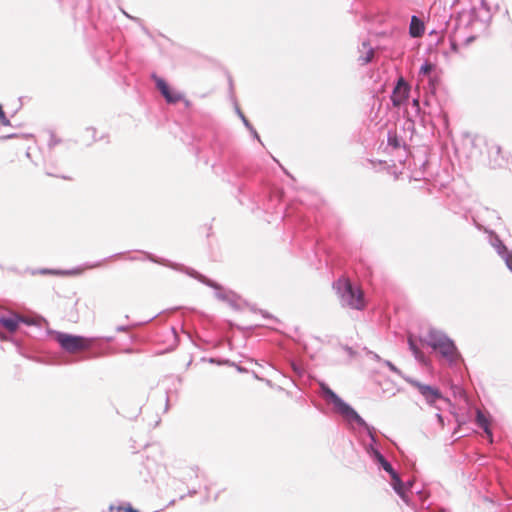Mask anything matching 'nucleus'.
<instances>
[{
    "label": "nucleus",
    "instance_id": "obj_14",
    "mask_svg": "<svg viewBox=\"0 0 512 512\" xmlns=\"http://www.w3.org/2000/svg\"><path fill=\"white\" fill-rule=\"evenodd\" d=\"M0 123L4 126H10V120L6 117L5 112L0 105Z\"/></svg>",
    "mask_w": 512,
    "mask_h": 512
},
{
    "label": "nucleus",
    "instance_id": "obj_17",
    "mask_svg": "<svg viewBox=\"0 0 512 512\" xmlns=\"http://www.w3.org/2000/svg\"><path fill=\"white\" fill-rule=\"evenodd\" d=\"M118 510H123L124 512H138L137 510H135L133 507L131 506H128V507H119Z\"/></svg>",
    "mask_w": 512,
    "mask_h": 512
},
{
    "label": "nucleus",
    "instance_id": "obj_5",
    "mask_svg": "<svg viewBox=\"0 0 512 512\" xmlns=\"http://www.w3.org/2000/svg\"><path fill=\"white\" fill-rule=\"evenodd\" d=\"M409 92L410 86L403 79V77H400L391 95V101L393 105L399 107L402 104H404L405 101L408 99Z\"/></svg>",
    "mask_w": 512,
    "mask_h": 512
},
{
    "label": "nucleus",
    "instance_id": "obj_15",
    "mask_svg": "<svg viewBox=\"0 0 512 512\" xmlns=\"http://www.w3.org/2000/svg\"><path fill=\"white\" fill-rule=\"evenodd\" d=\"M393 486L398 494H400V495L403 494V483L402 482H401V484H399V483H397V481L393 480Z\"/></svg>",
    "mask_w": 512,
    "mask_h": 512
},
{
    "label": "nucleus",
    "instance_id": "obj_3",
    "mask_svg": "<svg viewBox=\"0 0 512 512\" xmlns=\"http://www.w3.org/2000/svg\"><path fill=\"white\" fill-rule=\"evenodd\" d=\"M55 339L63 350L71 354L86 351L93 345L92 339L68 333L59 332L56 334Z\"/></svg>",
    "mask_w": 512,
    "mask_h": 512
},
{
    "label": "nucleus",
    "instance_id": "obj_19",
    "mask_svg": "<svg viewBox=\"0 0 512 512\" xmlns=\"http://www.w3.org/2000/svg\"><path fill=\"white\" fill-rule=\"evenodd\" d=\"M413 105L416 106V107H419V100L418 99H415L413 101Z\"/></svg>",
    "mask_w": 512,
    "mask_h": 512
},
{
    "label": "nucleus",
    "instance_id": "obj_9",
    "mask_svg": "<svg viewBox=\"0 0 512 512\" xmlns=\"http://www.w3.org/2000/svg\"><path fill=\"white\" fill-rule=\"evenodd\" d=\"M376 458H377L378 462L381 464V466L383 467V469L391 475L392 480H395V481H397V483L401 484V480H400L399 476L394 471L391 464L383 457V455L380 454L379 452H377Z\"/></svg>",
    "mask_w": 512,
    "mask_h": 512
},
{
    "label": "nucleus",
    "instance_id": "obj_6",
    "mask_svg": "<svg viewBox=\"0 0 512 512\" xmlns=\"http://www.w3.org/2000/svg\"><path fill=\"white\" fill-rule=\"evenodd\" d=\"M155 83L168 103L175 104L182 100V95L176 91L171 90L168 84L162 78L156 77Z\"/></svg>",
    "mask_w": 512,
    "mask_h": 512
},
{
    "label": "nucleus",
    "instance_id": "obj_11",
    "mask_svg": "<svg viewBox=\"0 0 512 512\" xmlns=\"http://www.w3.org/2000/svg\"><path fill=\"white\" fill-rule=\"evenodd\" d=\"M0 323L10 332H14L18 328L19 320L15 317L1 318Z\"/></svg>",
    "mask_w": 512,
    "mask_h": 512
},
{
    "label": "nucleus",
    "instance_id": "obj_10",
    "mask_svg": "<svg viewBox=\"0 0 512 512\" xmlns=\"http://www.w3.org/2000/svg\"><path fill=\"white\" fill-rule=\"evenodd\" d=\"M423 33V23L416 16H413L410 23V35L412 37H420Z\"/></svg>",
    "mask_w": 512,
    "mask_h": 512
},
{
    "label": "nucleus",
    "instance_id": "obj_18",
    "mask_svg": "<svg viewBox=\"0 0 512 512\" xmlns=\"http://www.w3.org/2000/svg\"><path fill=\"white\" fill-rule=\"evenodd\" d=\"M476 40V36H469L468 38H466L464 44L465 45H470L472 42H474Z\"/></svg>",
    "mask_w": 512,
    "mask_h": 512
},
{
    "label": "nucleus",
    "instance_id": "obj_2",
    "mask_svg": "<svg viewBox=\"0 0 512 512\" xmlns=\"http://www.w3.org/2000/svg\"><path fill=\"white\" fill-rule=\"evenodd\" d=\"M425 342L431 348L438 351L442 357H444L449 362H455L459 357L457 348L453 341L438 331L431 330Z\"/></svg>",
    "mask_w": 512,
    "mask_h": 512
},
{
    "label": "nucleus",
    "instance_id": "obj_7",
    "mask_svg": "<svg viewBox=\"0 0 512 512\" xmlns=\"http://www.w3.org/2000/svg\"><path fill=\"white\" fill-rule=\"evenodd\" d=\"M415 386L429 402H435L437 399L441 397V393L437 388H434L429 385H424L421 383H416Z\"/></svg>",
    "mask_w": 512,
    "mask_h": 512
},
{
    "label": "nucleus",
    "instance_id": "obj_12",
    "mask_svg": "<svg viewBox=\"0 0 512 512\" xmlns=\"http://www.w3.org/2000/svg\"><path fill=\"white\" fill-rule=\"evenodd\" d=\"M363 47L365 49V54L360 56L358 59L361 65L368 64L374 57V50L372 48L367 47L365 44Z\"/></svg>",
    "mask_w": 512,
    "mask_h": 512
},
{
    "label": "nucleus",
    "instance_id": "obj_22",
    "mask_svg": "<svg viewBox=\"0 0 512 512\" xmlns=\"http://www.w3.org/2000/svg\"><path fill=\"white\" fill-rule=\"evenodd\" d=\"M388 365L392 370H395V367L391 363H389Z\"/></svg>",
    "mask_w": 512,
    "mask_h": 512
},
{
    "label": "nucleus",
    "instance_id": "obj_16",
    "mask_svg": "<svg viewBox=\"0 0 512 512\" xmlns=\"http://www.w3.org/2000/svg\"><path fill=\"white\" fill-rule=\"evenodd\" d=\"M432 70V65L429 64V63H426L425 65H423L420 69V72L423 73V74H429Z\"/></svg>",
    "mask_w": 512,
    "mask_h": 512
},
{
    "label": "nucleus",
    "instance_id": "obj_4",
    "mask_svg": "<svg viewBox=\"0 0 512 512\" xmlns=\"http://www.w3.org/2000/svg\"><path fill=\"white\" fill-rule=\"evenodd\" d=\"M325 395L329 401H331L335 408L347 419L353 420L358 424H363V419L358 415V413L351 408L348 404H346L338 395H336L331 389H324Z\"/></svg>",
    "mask_w": 512,
    "mask_h": 512
},
{
    "label": "nucleus",
    "instance_id": "obj_13",
    "mask_svg": "<svg viewBox=\"0 0 512 512\" xmlns=\"http://www.w3.org/2000/svg\"><path fill=\"white\" fill-rule=\"evenodd\" d=\"M408 343H409V347L410 349L412 350L413 354L415 355L416 358H421L423 356L422 352L420 351V349L416 346L413 338L410 336L408 338Z\"/></svg>",
    "mask_w": 512,
    "mask_h": 512
},
{
    "label": "nucleus",
    "instance_id": "obj_1",
    "mask_svg": "<svg viewBox=\"0 0 512 512\" xmlns=\"http://www.w3.org/2000/svg\"><path fill=\"white\" fill-rule=\"evenodd\" d=\"M334 287L336 288L343 305L357 310L365 308L366 303L362 289L360 287L353 286L349 279H338L335 282Z\"/></svg>",
    "mask_w": 512,
    "mask_h": 512
},
{
    "label": "nucleus",
    "instance_id": "obj_21",
    "mask_svg": "<svg viewBox=\"0 0 512 512\" xmlns=\"http://www.w3.org/2000/svg\"><path fill=\"white\" fill-rule=\"evenodd\" d=\"M242 119H243L244 123H245L246 125H248V121H247V119H245V117H244V116H242Z\"/></svg>",
    "mask_w": 512,
    "mask_h": 512
},
{
    "label": "nucleus",
    "instance_id": "obj_8",
    "mask_svg": "<svg viewBox=\"0 0 512 512\" xmlns=\"http://www.w3.org/2000/svg\"><path fill=\"white\" fill-rule=\"evenodd\" d=\"M476 423L478 424L479 427H481L485 431V433L490 438V441H492V433H491V430H490L489 419L480 410H477V413H476Z\"/></svg>",
    "mask_w": 512,
    "mask_h": 512
},
{
    "label": "nucleus",
    "instance_id": "obj_20",
    "mask_svg": "<svg viewBox=\"0 0 512 512\" xmlns=\"http://www.w3.org/2000/svg\"><path fill=\"white\" fill-rule=\"evenodd\" d=\"M510 261H512L511 256H509V259H507V265H508L509 267H511V265H510Z\"/></svg>",
    "mask_w": 512,
    "mask_h": 512
}]
</instances>
